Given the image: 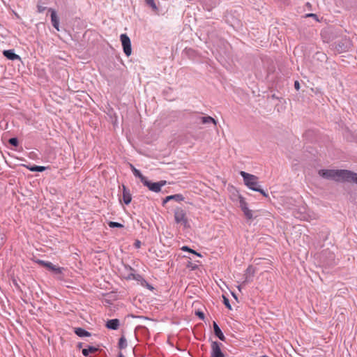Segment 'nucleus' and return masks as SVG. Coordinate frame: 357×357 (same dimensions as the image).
I'll return each instance as SVG.
<instances>
[{"label": "nucleus", "instance_id": "obj_10", "mask_svg": "<svg viewBox=\"0 0 357 357\" xmlns=\"http://www.w3.org/2000/svg\"><path fill=\"white\" fill-rule=\"evenodd\" d=\"M170 200H174L176 202H181L184 200V197L181 194H176L173 195H169L166 197L162 202L163 205H165L167 202Z\"/></svg>", "mask_w": 357, "mask_h": 357}, {"label": "nucleus", "instance_id": "obj_29", "mask_svg": "<svg viewBox=\"0 0 357 357\" xmlns=\"http://www.w3.org/2000/svg\"><path fill=\"white\" fill-rule=\"evenodd\" d=\"M305 17H313V18H314L317 21H319L317 15L316 14H314V13H309V14H306Z\"/></svg>", "mask_w": 357, "mask_h": 357}, {"label": "nucleus", "instance_id": "obj_3", "mask_svg": "<svg viewBox=\"0 0 357 357\" xmlns=\"http://www.w3.org/2000/svg\"><path fill=\"white\" fill-rule=\"evenodd\" d=\"M145 186H146L151 191L154 192H158L160 191L161 188L166 185V181H160L159 182L153 183L146 178H144V181L142 182Z\"/></svg>", "mask_w": 357, "mask_h": 357}, {"label": "nucleus", "instance_id": "obj_34", "mask_svg": "<svg viewBox=\"0 0 357 357\" xmlns=\"http://www.w3.org/2000/svg\"><path fill=\"white\" fill-rule=\"evenodd\" d=\"M134 245H135V248H140V246H141V242H140L139 241L137 240V241L135 242V244H134Z\"/></svg>", "mask_w": 357, "mask_h": 357}, {"label": "nucleus", "instance_id": "obj_38", "mask_svg": "<svg viewBox=\"0 0 357 357\" xmlns=\"http://www.w3.org/2000/svg\"><path fill=\"white\" fill-rule=\"evenodd\" d=\"M232 296L235 299H237V297L234 293H232Z\"/></svg>", "mask_w": 357, "mask_h": 357}, {"label": "nucleus", "instance_id": "obj_32", "mask_svg": "<svg viewBox=\"0 0 357 357\" xmlns=\"http://www.w3.org/2000/svg\"><path fill=\"white\" fill-rule=\"evenodd\" d=\"M294 87L295 89L298 91L300 89V84H299V82L298 81H295L294 82Z\"/></svg>", "mask_w": 357, "mask_h": 357}, {"label": "nucleus", "instance_id": "obj_36", "mask_svg": "<svg viewBox=\"0 0 357 357\" xmlns=\"http://www.w3.org/2000/svg\"><path fill=\"white\" fill-rule=\"evenodd\" d=\"M242 285H243V283H242L241 284H240V285H238V290H239V291H241V290Z\"/></svg>", "mask_w": 357, "mask_h": 357}, {"label": "nucleus", "instance_id": "obj_27", "mask_svg": "<svg viewBox=\"0 0 357 357\" xmlns=\"http://www.w3.org/2000/svg\"><path fill=\"white\" fill-rule=\"evenodd\" d=\"M9 143L15 146L18 145V140L17 138H10L9 139Z\"/></svg>", "mask_w": 357, "mask_h": 357}, {"label": "nucleus", "instance_id": "obj_7", "mask_svg": "<svg viewBox=\"0 0 357 357\" xmlns=\"http://www.w3.org/2000/svg\"><path fill=\"white\" fill-rule=\"evenodd\" d=\"M239 204L245 216L249 220L253 219L254 216L252 211L248 208L247 202H245V199L241 196H239Z\"/></svg>", "mask_w": 357, "mask_h": 357}, {"label": "nucleus", "instance_id": "obj_12", "mask_svg": "<svg viewBox=\"0 0 357 357\" xmlns=\"http://www.w3.org/2000/svg\"><path fill=\"white\" fill-rule=\"evenodd\" d=\"M213 331H214V333L215 335L222 341H225V337L224 335V334L222 333L221 329L220 328V327L218 326V325L217 324V323L215 321H213Z\"/></svg>", "mask_w": 357, "mask_h": 357}, {"label": "nucleus", "instance_id": "obj_17", "mask_svg": "<svg viewBox=\"0 0 357 357\" xmlns=\"http://www.w3.org/2000/svg\"><path fill=\"white\" fill-rule=\"evenodd\" d=\"M128 278L140 282L142 285H144V282H146V280L139 274H135V273H131L128 275Z\"/></svg>", "mask_w": 357, "mask_h": 357}, {"label": "nucleus", "instance_id": "obj_6", "mask_svg": "<svg viewBox=\"0 0 357 357\" xmlns=\"http://www.w3.org/2000/svg\"><path fill=\"white\" fill-rule=\"evenodd\" d=\"M120 39L122 43L124 53L127 56H129L132 52L131 42L130 38L126 33H123L120 36Z\"/></svg>", "mask_w": 357, "mask_h": 357}, {"label": "nucleus", "instance_id": "obj_20", "mask_svg": "<svg viewBox=\"0 0 357 357\" xmlns=\"http://www.w3.org/2000/svg\"><path fill=\"white\" fill-rule=\"evenodd\" d=\"M127 347V340L125 337L122 336L119 341V347L122 349Z\"/></svg>", "mask_w": 357, "mask_h": 357}, {"label": "nucleus", "instance_id": "obj_15", "mask_svg": "<svg viewBox=\"0 0 357 357\" xmlns=\"http://www.w3.org/2000/svg\"><path fill=\"white\" fill-rule=\"evenodd\" d=\"M74 332L77 336L81 337L91 336V333L89 332L82 328H75Z\"/></svg>", "mask_w": 357, "mask_h": 357}, {"label": "nucleus", "instance_id": "obj_21", "mask_svg": "<svg viewBox=\"0 0 357 357\" xmlns=\"http://www.w3.org/2000/svg\"><path fill=\"white\" fill-rule=\"evenodd\" d=\"M108 225L111 228H114V227L123 228V225L122 224L116 222H112V221L108 222Z\"/></svg>", "mask_w": 357, "mask_h": 357}, {"label": "nucleus", "instance_id": "obj_9", "mask_svg": "<svg viewBox=\"0 0 357 357\" xmlns=\"http://www.w3.org/2000/svg\"><path fill=\"white\" fill-rule=\"evenodd\" d=\"M48 11L50 13V18H51V24L54 28L58 31H60L59 22L60 19L56 13V12L52 9L49 8Z\"/></svg>", "mask_w": 357, "mask_h": 357}, {"label": "nucleus", "instance_id": "obj_22", "mask_svg": "<svg viewBox=\"0 0 357 357\" xmlns=\"http://www.w3.org/2000/svg\"><path fill=\"white\" fill-rule=\"evenodd\" d=\"M255 274V269L252 266H249L245 271V275L253 276Z\"/></svg>", "mask_w": 357, "mask_h": 357}, {"label": "nucleus", "instance_id": "obj_39", "mask_svg": "<svg viewBox=\"0 0 357 357\" xmlns=\"http://www.w3.org/2000/svg\"><path fill=\"white\" fill-rule=\"evenodd\" d=\"M79 348H81L82 347V343H79L78 346H77Z\"/></svg>", "mask_w": 357, "mask_h": 357}, {"label": "nucleus", "instance_id": "obj_5", "mask_svg": "<svg viewBox=\"0 0 357 357\" xmlns=\"http://www.w3.org/2000/svg\"><path fill=\"white\" fill-rule=\"evenodd\" d=\"M46 270L51 272L57 278H61L63 272L65 270L63 268L52 264V262L46 261Z\"/></svg>", "mask_w": 357, "mask_h": 357}, {"label": "nucleus", "instance_id": "obj_14", "mask_svg": "<svg viewBox=\"0 0 357 357\" xmlns=\"http://www.w3.org/2000/svg\"><path fill=\"white\" fill-rule=\"evenodd\" d=\"M3 56H5L7 59H8L10 60L14 61L16 59H20V56L15 54L13 50H4L3 52Z\"/></svg>", "mask_w": 357, "mask_h": 357}, {"label": "nucleus", "instance_id": "obj_8", "mask_svg": "<svg viewBox=\"0 0 357 357\" xmlns=\"http://www.w3.org/2000/svg\"><path fill=\"white\" fill-rule=\"evenodd\" d=\"M221 345L222 344L217 341L212 342L211 357H225L220 349Z\"/></svg>", "mask_w": 357, "mask_h": 357}, {"label": "nucleus", "instance_id": "obj_2", "mask_svg": "<svg viewBox=\"0 0 357 357\" xmlns=\"http://www.w3.org/2000/svg\"><path fill=\"white\" fill-rule=\"evenodd\" d=\"M241 176L243 178L244 184L250 190L260 192L263 196L267 197V193L261 188V185L259 183V178L255 175L247 173L241 171L240 172Z\"/></svg>", "mask_w": 357, "mask_h": 357}, {"label": "nucleus", "instance_id": "obj_1", "mask_svg": "<svg viewBox=\"0 0 357 357\" xmlns=\"http://www.w3.org/2000/svg\"><path fill=\"white\" fill-rule=\"evenodd\" d=\"M319 175L335 181L353 182L357 184V174L346 169H321Z\"/></svg>", "mask_w": 357, "mask_h": 357}, {"label": "nucleus", "instance_id": "obj_28", "mask_svg": "<svg viewBox=\"0 0 357 357\" xmlns=\"http://www.w3.org/2000/svg\"><path fill=\"white\" fill-rule=\"evenodd\" d=\"M33 260L35 261L36 262H37L38 264L42 265V266H45V261L42 260V259H38L36 256L33 255Z\"/></svg>", "mask_w": 357, "mask_h": 357}, {"label": "nucleus", "instance_id": "obj_18", "mask_svg": "<svg viewBox=\"0 0 357 357\" xmlns=\"http://www.w3.org/2000/svg\"><path fill=\"white\" fill-rule=\"evenodd\" d=\"M130 168L132 169V172L133 173V174L136 176V177H138L140 181L142 182L144 181V178H146L144 176H143L142 174V173L140 172L139 170L137 169L132 165H130Z\"/></svg>", "mask_w": 357, "mask_h": 357}, {"label": "nucleus", "instance_id": "obj_33", "mask_svg": "<svg viewBox=\"0 0 357 357\" xmlns=\"http://www.w3.org/2000/svg\"><path fill=\"white\" fill-rule=\"evenodd\" d=\"M143 286L146 287L149 289H153V287L151 284H149L146 281V282H144V285Z\"/></svg>", "mask_w": 357, "mask_h": 357}, {"label": "nucleus", "instance_id": "obj_30", "mask_svg": "<svg viewBox=\"0 0 357 357\" xmlns=\"http://www.w3.org/2000/svg\"><path fill=\"white\" fill-rule=\"evenodd\" d=\"M195 314H196V315H197L199 318H200L201 319H202V320H203V319H204V312H201V311H197V312H196V313H195Z\"/></svg>", "mask_w": 357, "mask_h": 357}, {"label": "nucleus", "instance_id": "obj_37", "mask_svg": "<svg viewBox=\"0 0 357 357\" xmlns=\"http://www.w3.org/2000/svg\"><path fill=\"white\" fill-rule=\"evenodd\" d=\"M118 357H124V356H123V354H122L121 352H120V353L119 354Z\"/></svg>", "mask_w": 357, "mask_h": 357}, {"label": "nucleus", "instance_id": "obj_23", "mask_svg": "<svg viewBox=\"0 0 357 357\" xmlns=\"http://www.w3.org/2000/svg\"><path fill=\"white\" fill-rule=\"evenodd\" d=\"M144 1L146 2V3L149 6H150L153 10H158V8L154 2L153 0H144Z\"/></svg>", "mask_w": 357, "mask_h": 357}, {"label": "nucleus", "instance_id": "obj_11", "mask_svg": "<svg viewBox=\"0 0 357 357\" xmlns=\"http://www.w3.org/2000/svg\"><path fill=\"white\" fill-rule=\"evenodd\" d=\"M123 200L126 204H128L130 203L132 200L131 194L130 192V190L127 189V188L123 185Z\"/></svg>", "mask_w": 357, "mask_h": 357}, {"label": "nucleus", "instance_id": "obj_13", "mask_svg": "<svg viewBox=\"0 0 357 357\" xmlns=\"http://www.w3.org/2000/svg\"><path fill=\"white\" fill-rule=\"evenodd\" d=\"M119 320L118 319H113L107 321L106 326L109 329L116 330L119 328Z\"/></svg>", "mask_w": 357, "mask_h": 357}, {"label": "nucleus", "instance_id": "obj_35", "mask_svg": "<svg viewBox=\"0 0 357 357\" xmlns=\"http://www.w3.org/2000/svg\"><path fill=\"white\" fill-rule=\"evenodd\" d=\"M38 11H39L40 13H41V12H43V9L42 6H38Z\"/></svg>", "mask_w": 357, "mask_h": 357}, {"label": "nucleus", "instance_id": "obj_26", "mask_svg": "<svg viewBox=\"0 0 357 357\" xmlns=\"http://www.w3.org/2000/svg\"><path fill=\"white\" fill-rule=\"evenodd\" d=\"M222 298H223V303L225 305V306L229 310H231V305L229 303V299L226 296H222Z\"/></svg>", "mask_w": 357, "mask_h": 357}, {"label": "nucleus", "instance_id": "obj_4", "mask_svg": "<svg viewBox=\"0 0 357 357\" xmlns=\"http://www.w3.org/2000/svg\"><path fill=\"white\" fill-rule=\"evenodd\" d=\"M174 219L176 223H181L184 227L188 225L185 211L181 208H176L174 211Z\"/></svg>", "mask_w": 357, "mask_h": 357}, {"label": "nucleus", "instance_id": "obj_31", "mask_svg": "<svg viewBox=\"0 0 357 357\" xmlns=\"http://www.w3.org/2000/svg\"><path fill=\"white\" fill-rule=\"evenodd\" d=\"M253 276L245 275V280L243 282V284H245L252 280Z\"/></svg>", "mask_w": 357, "mask_h": 357}, {"label": "nucleus", "instance_id": "obj_19", "mask_svg": "<svg viewBox=\"0 0 357 357\" xmlns=\"http://www.w3.org/2000/svg\"><path fill=\"white\" fill-rule=\"evenodd\" d=\"M98 350V349L96 347H93V346H89L88 347V349H82V354L84 356H88L89 353H95Z\"/></svg>", "mask_w": 357, "mask_h": 357}, {"label": "nucleus", "instance_id": "obj_16", "mask_svg": "<svg viewBox=\"0 0 357 357\" xmlns=\"http://www.w3.org/2000/svg\"><path fill=\"white\" fill-rule=\"evenodd\" d=\"M199 119L203 124L213 123L216 125L217 123L216 121L209 116L199 117Z\"/></svg>", "mask_w": 357, "mask_h": 357}, {"label": "nucleus", "instance_id": "obj_24", "mask_svg": "<svg viewBox=\"0 0 357 357\" xmlns=\"http://www.w3.org/2000/svg\"><path fill=\"white\" fill-rule=\"evenodd\" d=\"M31 171H38V172H43L45 170V167L43 166H33L29 168Z\"/></svg>", "mask_w": 357, "mask_h": 357}, {"label": "nucleus", "instance_id": "obj_25", "mask_svg": "<svg viewBox=\"0 0 357 357\" xmlns=\"http://www.w3.org/2000/svg\"><path fill=\"white\" fill-rule=\"evenodd\" d=\"M182 250H185V251H188V252H191V253H192V254H195V255H197V256H199V257L201 256V255H200V254H199V253H197L196 251H195V250H193L190 249V248H188V246H183V247L182 248Z\"/></svg>", "mask_w": 357, "mask_h": 357}]
</instances>
